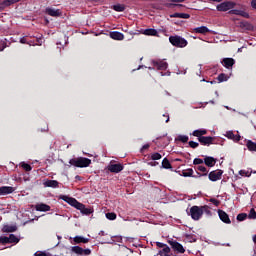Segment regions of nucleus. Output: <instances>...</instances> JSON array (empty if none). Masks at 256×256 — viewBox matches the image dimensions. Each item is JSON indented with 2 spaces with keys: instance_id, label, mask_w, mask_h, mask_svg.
<instances>
[{
  "instance_id": "obj_51",
  "label": "nucleus",
  "mask_w": 256,
  "mask_h": 256,
  "mask_svg": "<svg viewBox=\"0 0 256 256\" xmlns=\"http://www.w3.org/2000/svg\"><path fill=\"white\" fill-rule=\"evenodd\" d=\"M20 43L26 44V43H27V38H26V37H22V38L20 39Z\"/></svg>"
},
{
  "instance_id": "obj_9",
  "label": "nucleus",
  "mask_w": 256,
  "mask_h": 256,
  "mask_svg": "<svg viewBox=\"0 0 256 256\" xmlns=\"http://www.w3.org/2000/svg\"><path fill=\"white\" fill-rule=\"evenodd\" d=\"M222 176H223L222 170H215L208 174V178L213 182L221 180Z\"/></svg>"
},
{
  "instance_id": "obj_11",
  "label": "nucleus",
  "mask_w": 256,
  "mask_h": 256,
  "mask_svg": "<svg viewBox=\"0 0 256 256\" xmlns=\"http://www.w3.org/2000/svg\"><path fill=\"white\" fill-rule=\"evenodd\" d=\"M15 192V188L11 186H2L0 187V195L5 196V195H11V193Z\"/></svg>"
},
{
  "instance_id": "obj_6",
  "label": "nucleus",
  "mask_w": 256,
  "mask_h": 256,
  "mask_svg": "<svg viewBox=\"0 0 256 256\" xmlns=\"http://www.w3.org/2000/svg\"><path fill=\"white\" fill-rule=\"evenodd\" d=\"M190 216L194 221H199V219L203 217V210L201 209V206H192L190 208Z\"/></svg>"
},
{
  "instance_id": "obj_31",
  "label": "nucleus",
  "mask_w": 256,
  "mask_h": 256,
  "mask_svg": "<svg viewBox=\"0 0 256 256\" xmlns=\"http://www.w3.org/2000/svg\"><path fill=\"white\" fill-rule=\"evenodd\" d=\"M201 210H202V215L203 213H205V215H207L208 217H211V208L207 205L205 206H201Z\"/></svg>"
},
{
  "instance_id": "obj_44",
  "label": "nucleus",
  "mask_w": 256,
  "mask_h": 256,
  "mask_svg": "<svg viewBox=\"0 0 256 256\" xmlns=\"http://www.w3.org/2000/svg\"><path fill=\"white\" fill-rule=\"evenodd\" d=\"M189 146L192 148V149H197V147H199V144L195 141H190L189 142Z\"/></svg>"
},
{
  "instance_id": "obj_56",
  "label": "nucleus",
  "mask_w": 256,
  "mask_h": 256,
  "mask_svg": "<svg viewBox=\"0 0 256 256\" xmlns=\"http://www.w3.org/2000/svg\"><path fill=\"white\" fill-rule=\"evenodd\" d=\"M253 242L256 243V235L253 236Z\"/></svg>"
},
{
  "instance_id": "obj_38",
  "label": "nucleus",
  "mask_w": 256,
  "mask_h": 256,
  "mask_svg": "<svg viewBox=\"0 0 256 256\" xmlns=\"http://www.w3.org/2000/svg\"><path fill=\"white\" fill-rule=\"evenodd\" d=\"M178 141H181V143H187V141H189V136H187V135H179L178 136Z\"/></svg>"
},
{
  "instance_id": "obj_4",
  "label": "nucleus",
  "mask_w": 256,
  "mask_h": 256,
  "mask_svg": "<svg viewBox=\"0 0 256 256\" xmlns=\"http://www.w3.org/2000/svg\"><path fill=\"white\" fill-rule=\"evenodd\" d=\"M237 3L233 1H224L216 6L217 11L226 12L231 11V9H235Z\"/></svg>"
},
{
  "instance_id": "obj_8",
  "label": "nucleus",
  "mask_w": 256,
  "mask_h": 256,
  "mask_svg": "<svg viewBox=\"0 0 256 256\" xmlns=\"http://www.w3.org/2000/svg\"><path fill=\"white\" fill-rule=\"evenodd\" d=\"M152 64L158 71H165L169 67V64L165 60H153Z\"/></svg>"
},
{
  "instance_id": "obj_17",
  "label": "nucleus",
  "mask_w": 256,
  "mask_h": 256,
  "mask_svg": "<svg viewBox=\"0 0 256 256\" xmlns=\"http://www.w3.org/2000/svg\"><path fill=\"white\" fill-rule=\"evenodd\" d=\"M110 37H111V39H114V41H123L125 39V35H123V33H121V32H117V31L111 32Z\"/></svg>"
},
{
  "instance_id": "obj_34",
  "label": "nucleus",
  "mask_w": 256,
  "mask_h": 256,
  "mask_svg": "<svg viewBox=\"0 0 256 256\" xmlns=\"http://www.w3.org/2000/svg\"><path fill=\"white\" fill-rule=\"evenodd\" d=\"M163 169H171V162L167 158H164L162 161Z\"/></svg>"
},
{
  "instance_id": "obj_43",
  "label": "nucleus",
  "mask_w": 256,
  "mask_h": 256,
  "mask_svg": "<svg viewBox=\"0 0 256 256\" xmlns=\"http://www.w3.org/2000/svg\"><path fill=\"white\" fill-rule=\"evenodd\" d=\"M248 219H256V212L255 209H251L249 214H248Z\"/></svg>"
},
{
  "instance_id": "obj_15",
  "label": "nucleus",
  "mask_w": 256,
  "mask_h": 256,
  "mask_svg": "<svg viewBox=\"0 0 256 256\" xmlns=\"http://www.w3.org/2000/svg\"><path fill=\"white\" fill-rule=\"evenodd\" d=\"M222 65L226 67V69H233L235 65V59L233 58H224L222 61Z\"/></svg>"
},
{
  "instance_id": "obj_18",
  "label": "nucleus",
  "mask_w": 256,
  "mask_h": 256,
  "mask_svg": "<svg viewBox=\"0 0 256 256\" xmlns=\"http://www.w3.org/2000/svg\"><path fill=\"white\" fill-rule=\"evenodd\" d=\"M218 215H219L220 219L223 221V223H226L228 225L231 223V219H229V215L226 214L225 211L219 210Z\"/></svg>"
},
{
  "instance_id": "obj_13",
  "label": "nucleus",
  "mask_w": 256,
  "mask_h": 256,
  "mask_svg": "<svg viewBox=\"0 0 256 256\" xmlns=\"http://www.w3.org/2000/svg\"><path fill=\"white\" fill-rule=\"evenodd\" d=\"M45 13L50 17H61V10L55 8H46Z\"/></svg>"
},
{
  "instance_id": "obj_60",
  "label": "nucleus",
  "mask_w": 256,
  "mask_h": 256,
  "mask_svg": "<svg viewBox=\"0 0 256 256\" xmlns=\"http://www.w3.org/2000/svg\"><path fill=\"white\" fill-rule=\"evenodd\" d=\"M150 165H152V166H153V165H155V163H150Z\"/></svg>"
},
{
  "instance_id": "obj_21",
  "label": "nucleus",
  "mask_w": 256,
  "mask_h": 256,
  "mask_svg": "<svg viewBox=\"0 0 256 256\" xmlns=\"http://www.w3.org/2000/svg\"><path fill=\"white\" fill-rule=\"evenodd\" d=\"M36 211H41V212H47V211H51V206L47 205V204H36L35 206Z\"/></svg>"
},
{
  "instance_id": "obj_3",
  "label": "nucleus",
  "mask_w": 256,
  "mask_h": 256,
  "mask_svg": "<svg viewBox=\"0 0 256 256\" xmlns=\"http://www.w3.org/2000/svg\"><path fill=\"white\" fill-rule=\"evenodd\" d=\"M169 41L173 47H178L180 49H183V47H187L188 45L187 40L181 36H170Z\"/></svg>"
},
{
  "instance_id": "obj_58",
  "label": "nucleus",
  "mask_w": 256,
  "mask_h": 256,
  "mask_svg": "<svg viewBox=\"0 0 256 256\" xmlns=\"http://www.w3.org/2000/svg\"><path fill=\"white\" fill-rule=\"evenodd\" d=\"M216 201H217V200H215V199L211 200L212 203H215Z\"/></svg>"
},
{
  "instance_id": "obj_35",
  "label": "nucleus",
  "mask_w": 256,
  "mask_h": 256,
  "mask_svg": "<svg viewBox=\"0 0 256 256\" xmlns=\"http://www.w3.org/2000/svg\"><path fill=\"white\" fill-rule=\"evenodd\" d=\"M150 158L152 159V161H159V159H161L162 156L159 152H155L150 155Z\"/></svg>"
},
{
  "instance_id": "obj_41",
  "label": "nucleus",
  "mask_w": 256,
  "mask_h": 256,
  "mask_svg": "<svg viewBox=\"0 0 256 256\" xmlns=\"http://www.w3.org/2000/svg\"><path fill=\"white\" fill-rule=\"evenodd\" d=\"M197 171H200L201 173H204L203 175H207V173H208L207 168L203 165L198 166Z\"/></svg>"
},
{
  "instance_id": "obj_57",
  "label": "nucleus",
  "mask_w": 256,
  "mask_h": 256,
  "mask_svg": "<svg viewBox=\"0 0 256 256\" xmlns=\"http://www.w3.org/2000/svg\"><path fill=\"white\" fill-rule=\"evenodd\" d=\"M5 49V46L1 47L0 46V51H3Z\"/></svg>"
},
{
  "instance_id": "obj_29",
  "label": "nucleus",
  "mask_w": 256,
  "mask_h": 256,
  "mask_svg": "<svg viewBox=\"0 0 256 256\" xmlns=\"http://www.w3.org/2000/svg\"><path fill=\"white\" fill-rule=\"evenodd\" d=\"M157 30L156 29H153V28H149V29H145L143 34L144 35H149V36H152V37H155L157 36Z\"/></svg>"
},
{
  "instance_id": "obj_2",
  "label": "nucleus",
  "mask_w": 256,
  "mask_h": 256,
  "mask_svg": "<svg viewBox=\"0 0 256 256\" xmlns=\"http://www.w3.org/2000/svg\"><path fill=\"white\" fill-rule=\"evenodd\" d=\"M69 165L80 168L89 167L91 165V159L85 157L72 158L69 160Z\"/></svg>"
},
{
  "instance_id": "obj_7",
  "label": "nucleus",
  "mask_w": 256,
  "mask_h": 256,
  "mask_svg": "<svg viewBox=\"0 0 256 256\" xmlns=\"http://www.w3.org/2000/svg\"><path fill=\"white\" fill-rule=\"evenodd\" d=\"M168 243L176 253H185L183 245L176 240H168Z\"/></svg>"
},
{
  "instance_id": "obj_37",
  "label": "nucleus",
  "mask_w": 256,
  "mask_h": 256,
  "mask_svg": "<svg viewBox=\"0 0 256 256\" xmlns=\"http://www.w3.org/2000/svg\"><path fill=\"white\" fill-rule=\"evenodd\" d=\"M106 218L109 219V221H115L117 219V214L111 212V213H106Z\"/></svg>"
},
{
  "instance_id": "obj_22",
  "label": "nucleus",
  "mask_w": 256,
  "mask_h": 256,
  "mask_svg": "<svg viewBox=\"0 0 256 256\" xmlns=\"http://www.w3.org/2000/svg\"><path fill=\"white\" fill-rule=\"evenodd\" d=\"M227 139H232V141H241V136L239 134H234L233 131H227L225 134Z\"/></svg>"
},
{
  "instance_id": "obj_39",
  "label": "nucleus",
  "mask_w": 256,
  "mask_h": 256,
  "mask_svg": "<svg viewBox=\"0 0 256 256\" xmlns=\"http://www.w3.org/2000/svg\"><path fill=\"white\" fill-rule=\"evenodd\" d=\"M239 175L242 177H251V172H249V170H240Z\"/></svg>"
},
{
  "instance_id": "obj_30",
  "label": "nucleus",
  "mask_w": 256,
  "mask_h": 256,
  "mask_svg": "<svg viewBox=\"0 0 256 256\" xmlns=\"http://www.w3.org/2000/svg\"><path fill=\"white\" fill-rule=\"evenodd\" d=\"M7 239V243H19V238H17L15 234H10L9 237H7Z\"/></svg>"
},
{
  "instance_id": "obj_33",
  "label": "nucleus",
  "mask_w": 256,
  "mask_h": 256,
  "mask_svg": "<svg viewBox=\"0 0 256 256\" xmlns=\"http://www.w3.org/2000/svg\"><path fill=\"white\" fill-rule=\"evenodd\" d=\"M229 80V75L225 74V73H221L218 76V81L219 83H223V81H228Z\"/></svg>"
},
{
  "instance_id": "obj_12",
  "label": "nucleus",
  "mask_w": 256,
  "mask_h": 256,
  "mask_svg": "<svg viewBox=\"0 0 256 256\" xmlns=\"http://www.w3.org/2000/svg\"><path fill=\"white\" fill-rule=\"evenodd\" d=\"M215 138L211 137V136H203L202 138H199V143H201V145H213V141Z\"/></svg>"
},
{
  "instance_id": "obj_48",
  "label": "nucleus",
  "mask_w": 256,
  "mask_h": 256,
  "mask_svg": "<svg viewBox=\"0 0 256 256\" xmlns=\"http://www.w3.org/2000/svg\"><path fill=\"white\" fill-rule=\"evenodd\" d=\"M240 17H246V18H249V13L243 11V10H240V13H239Z\"/></svg>"
},
{
  "instance_id": "obj_1",
  "label": "nucleus",
  "mask_w": 256,
  "mask_h": 256,
  "mask_svg": "<svg viewBox=\"0 0 256 256\" xmlns=\"http://www.w3.org/2000/svg\"><path fill=\"white\" fill-rule=\"evenodd\" d=\"M60 199H62V201H65V203H68V205H71V207H74L75 209L80 211L82 215H91V213H93V209L85 207L83 203H80L79 201H77V199L73 197L64 195L61 196Z\"/></svg>"
},
{
  "instance_id": "obj_54",
  "label": "nucleus",
  "mask_w": 256,
  "mask_h": 256,
  "mask_svg": "<svg viewBox=\"0 0 256 256\" xmlns=\"http://www.w3.org/2000/svg\"><path fill=\"white\" fill-rule=\"evenodd\" d=\"M142 149H149V144H145Z\"/></svg>"
},
{
  "instance_id": "obj_25",
  "label": "nucleus",
  "mask_w": 256,
  "mask_h": 256,
  "mask_svg": "<svg viewBox=\"0 0 256 256\" xmlns=\"http://www.w3.org/2000/svg\"><path fill=\"white\" fill-rule=\"evenodd\" d=\"M73 242L76 244V245H79V243H89V238H85L83 236H75L73 238Z\"/></svg>"
},
{
  "instance_id": "obj_27",
  "label": "nucleus",
  "mask_w": 256,
  "mask_h": 256,
  "mask_svg": "<svg viewBox=\"0 0 256 256\" xmlns=\"http://www.w3.org/2000/svg\"><path fill=\"white\" fill-rule=\"evenodd\" d=\"M246 147H247L248 151L256 152V143L255 142L248 140L246 142Z\"/></svg>"
},
{
  "instance_id": "obj_23",
  "label": "nucleus",
  "mask_w": 256,
  "mask_h": 256,
  "mask_svg": "<svg viewBox=\"0 0 256 256\" xmlns=\"http://www.w3.org/2000/svg\"><path fill=\"white\" fill-rule=\"evenodd\" d=\"M44 187H51L52 189H57V187H59V182L57 180H46L44 182Z\"/></svg>"
},
{
  "instance_id": "obj_52",
  "label": "nucleus",
  "mask_w": 256,
  "mask_h": 256,
  "mask_svg": "<svg viewBox=\"0 0 256 256\" xmlns=\"http://www.w3.org/2000/svg\"><path fill=\"white\" fill-rule=\"evenodd\" d=\"M172 3H184L185 0H170Z\"/></svg>"
},
{
  "instance_id": "obj_64",
  "label": "nucleus",
  "mask_w": 256,
  "mask_h": 256,
  "mask_svg": "<svg viewBox=\"0 0 256 256\" xmlns=\"http://www.w3.org/2000/svg\"><path fill=\"white\" fill-rule=\"evenodd\" d=\"M161 75H162V76L164 75L163 72H161Z\"/></svg>"
},
{
  "instance_id": "obj_47",
  "label": "nucleus",
  "mask_w": 256,
  "mask_h": 256,
  "mask_svg": "<svg viewBox=\"0 0 256 256\" xmlns=\"http://www.w3.org/2000/svg\"><path fill=\"white\" fill-rule=\"evenodd\" d=\"M156 246L159 247V249H165V247H167V244H164L162 242H156Z\"/></svg>"
},
{
  "instance_id": "obj_59",
  "label": "nucleus",
  "mask_w": 256,
  "mask_h": 256,
  "mask_svg": "<svg viewBox=\"0 0 256 256\" xmlns=\"http://www.w3.org/2000/svg\"><path fill=\"white\" fill-rule=\"evenodd\" d=\"M186 237H187V239H189V237H191V236H190V235H187Z\"/></svg>"
},
{
  "instance_id": "obj_53",
  "label": "nucleus",
  "mask_w": 256,
  "mask_h": 256,
  "mask_svg": "<svg viewBox=\"0 0 256 256\" xmlns=\"http://www.w3.org/2000/svg\"><path fill=\"white\" fill-rule=\"evenodd\" d=\"M163 117H166V123H169V114H164Z\"/></svg>"
},
{
  "instance_id": "obj_42",
  "label": "nucleus",
  "mask_w": 256,
  "mask_h": 256,
  "mask_svg": "<svg viewBox=\"0 0 256 256\" xmlns=\"http://www.w3.org/2000/svg\"><path fill=\"white\" fill-rule=\"evenodd\" d=\"M20 165H21L22 169H25L26 171H31V169H33L31 167V165H29V164H27L25 162H22Z\"/></svg>"
},
{
  "instance_id": "obj_5",
  "label": "nucleus",
  "mask_w": 256,
  "mask_h": 256,
  "mask_svg": "<svg viewBox=\"0 0 256 256\" xmlns=\"http://www.w3.org/2000/svg\"><path fill=\"white\" fill-rule=\"evenodd\" d=\"M70 252L74 253V255H78V256H89V255H91V249H89V248L83 249L80 246L70 247Z\"/></svg>"
},
{
  "instance_id": "obj_26",
  "label": "nucleus",
  "mask_w": 256,
  "mask_h": 256,
  "mask_svg": "<svg viewBox=\"0 0 256 256\" xmlns=\"http://www.w3.org/2000/svg\"><path fill=\"white\" fill-rule=\"evenodd\" d=\"M158 255L160 256H170L171 248L169 246H165L162 250H159Z\"/></svg>"
},
{
  "instance_id": "obj_45",
  "label": "nucleus",
  "mask_w": 256,
  "mask_h": 256,
  "mask_svg": "<svg viewBox=\"0 0 256 256\" xmlns=\"http://www.w3.org/2000/svg\"><path fill=\"white\" fill-rule=\"evenodd\" d=\"M9 241V239H7L6 236H1L0 237V245H5V243H7Z\"/></svg>"
},
{
  "instance_id": "obj_46",
  "label": "nucleus",
  "mask_w": 256,
  "mask_h": 256,
  "mask_svg": "<svg viewBox=\"0 0 256 256\" xmlns=\"http://www.w3.org/2000/svg\"><path fill=\"white\" fill-rule=\"evenodd\" d=\"M194 165H202L203 159L195 158L193 161Z\"/></svg>"
},
{
  "instance_id": "obj_24",
  "label": "nucleus",
  "mask_w": 256,
  "mask_h": 256,
  "mask_svg": "<svg viewBox=\"0 0 256 256\" xmlns=\"http://www.w3.org/2000/svg\"><path fill=\"white\" fill-rule=\"evenodd\" d=\"M3 233H15L17 231V226L15 225H5L2 228Z\"/></svg>"
},
{
  "instance_id": "obj_19",
  "label": "nucleus",
  "mask_w": 256,
  "mask_h": 256,
  "mask_svg": "<svg viewBox=\"0 0 256 256\" xmlns=\"http://www.w3.org/2000/svg\"><path fill=\"white\" fill-rule=\"evenodd\" d=\"M191 135H193V137H197L198 141L199 139H201L203 137V135H207V129H198V130H194Z\"/></svg>"
},
{
  "instance_id": "obj_28",
  "label": "nucleus",
  "mask_w": 256,
  "mask_h": 256,
  "mask_svg": "<svg viewBox=\"0 0 256 256\" xmlns=\"http://www.w3.org/2000/svg\"><path fill=\"white\" fill-rule=\"evenodd\" d=\"M204 163H205V165H207V167H213L215 165V158H213V157H206L204 159Z\"/></svg>"
},
{
  "instance_id": "obj_10",
  "label": "nucleus",
  "mask_w": 256,
  "mask_h": 256,
  "mask_svg": "<svg viewBox=\"0 0 256 256\" xmlns=\"http://www.w3.org/2000/svg\"><path fill=\"white\" fill-rule=\"evenodd\" d=\"M108 171H110V173H121V171H123V164H110Z\"/></svg>"
},
{
  "instance_id": "obj_50",
  "label": "nucleus",
  "mask_w": 256,
  "mask_h": 256,
  "mask_svg": "<svg viewBox=\"0 0 256 256\" xmlns=\"http://www.w3.org/2000/svg\"><path fill=\"white\" fill-rule=\"evenodd\" d=\"M241 10H231L230 13L231 15H239Z\"/></svg>"
},
{
  "instance_id": "obj_32",
  "label": "nucleus",
  "mask_w": 256,
  "mask_h": 256,
  "mask_svg": "<svg viewBox=\"0 0 256 256\" xmlns=\"http://www.w3.org/2000/svg\"><path fill=\"white\" fill-rule=\"evenodd\" d=\"M114 11H117L118 13H122V11H125V5L123 4H116L113 6Z\"/></svg>"
},
{
  "instance_id": "obj_55",
  "label": "nucleus",
  "mask_w": 256,
  "mask_h": 256,
  "mask_svg": "<svg viewBox=\"0 0 256 256\" xmlns=\"http://www.w3.org/2000/svg\"><path fill=\"white\" fill-rule=\"evenodd\" d=\"M211 1H214L216 3H221V1H223V0H211Z\"/></svg>"
},
{
  "instance_id": "obj_36",
  "label": "nucleus",
  "mask_w": 256,
  "mask_h": 256,
  "mask_svg": "<svg viewBox=\"0 0 256 256\" xmlns=\"http://www.w3.org/2000/svg\"><path fill=\"white\" fill-rule=\"evenodd\" d=\"M183 177H193V169H187L182 172Z\"/></svg>"
},
{
  "instance_id": "obj_61",
  "label": "nucleus",
  "mask_w": 256,
  "mask_h": 256,
  "mask_svg": "<svg viewBox=\"0 0 256 256\" xmlns=\"http://www.w3.org/2000/svg\"><path fill=\"white\" fill-rule=\"evenodd\" d=\"M172 5H173V7L177 6V4H172Z\"/></svg>"
},
{
  "instance_id": "obj_49",
  "label": "nucleus",
  "mask_w": 256,
  "mask_h": 256,
  "mask_svg": "<svg viewBox=\"0 0 256 256\" xmlns=\"http://www.w3.org/2000/svg\"><path fill=\"white\" fill-rule=\"evenodd\" d=\"M34 256H47V253L46 252H43V251H39V252H36L34 254Z\"/></svg>"
},
{
  "instance_id": "obj_20",
  "label": "nucleus",
  "mask_w": 256,
  "mask_h": 256,
  "mask_svg": "<svg viewBox=\"0 0 256 256\" xmlns=\"http://www.w3.org/2000/svg\"><path fill=\"white\" fill-rule=\"evenodd\" d=\"M170 18L173 19H190L191 15L187 14V13H174V14H170Z\"/></svg>"
},
{
  "instance_id": "obj_62",
  "label": "nucleus",
  "mask_w": 256,
  "mask_h": 256,
  "mask_svg": "<svg viewBox=\"0 0 256 256\" xmlns=\"http://www.w3.org/2000/svg\"><path fill=\"white\" fill-rule=\"evenodd\" d=\"M58 237V239H61V236H57Z\"/></svg>"
},
{
  "instance_id": "obj_14",
  "label": "nucleus",
  "mask_w": 256,
  "mask_h": 256,
  "mask_svg": "<svg viewBox=\"0 0 256 256\" xmlns=\"http://www.w3.org/2000/svg\"><path fill=\"white\" fill-rule=\"evenodd\" d=\"M193 33H198L200 35H207V33H211V30L207 28V26H200L193 29Z\"/></svg>"
},
{
  "instance_id": "obj_40",
  "label": "nucleus",
  "mask_w": 256,
  "mask_h": 256,
  "mask_svg": "<svg viewBox=\"0 0 256 256\" xmlns=\"http://www.w3.org/2000/svg\"><path fill=\"white\" fill-rule=\"evenodd\" d=\"M245 219H247L246 213H240L237 215V221H245Z\"/></svg>"
},
{
  "instance_id": "obj_63",
  "label": "nucleus",
  "mask_w": 256,
  "mask_h": 256,
  "mask_svg": "<svg viewBox=\"0 0 256 256\" xmlns=\"http://www.w3.org/2000/svg\"><path fill=\"white\" fill-rule=\"evenodd\" d=\"M76 179H79V176H76Z\"/></svg>"
},
{
  "instance_id": "obj_16",
  "label": "nucleus",
  "mask_w": 256,
  "mask_h": 256,
  "mask_svg": "<svg viewBox=\"0 0 256 256\" xmlns=\"http://www.w3.org/2000/svg\"><path fill=\"white\" fill-rule=\"evenodd\" d=\"M15 3H19V0H4L0 3V10L6 9V7H11V5H15Z\"/></svg>"
}]
</instances>
